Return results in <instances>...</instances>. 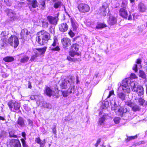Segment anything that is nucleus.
Instances as JSON below:
<instances>
[{
	"label": "nucleus",
	"instance_id": "nucleus-24",
	"mask_svg": "<svg viewBox=\"0 0 147 147\" xmlns=\"http://www.w3.org/2000/svg\"><path fill=\"white\" fill-rule=\"evenodd\" d=\"M28 34L29 33L26 29H23L22 30L20 33L21 38L25 39Z\"/></svg>",
	"mask_w": 147,
	"mask_h": 147
},
{
	"label": "nucleus",
	"instance_id": "nucleus-48",
	"mask_svg": "<svg viewBox=\"0 0 147 147\" xmlns=\"http://www.w3.org/2000/svg\"><path fill=\"white\" fill-rule=\"evenodd\" d=\"M9 136L11 137H14L16 138L17 137V136L16 135H15L14 134L13 132L12 131H10L9 132Z\"/></svg>",
	"mask_w": 147,
	"mask_h": 147
},
{
	"label": "nucleus",
	"instance_id": "nucleus-42",
	"mask_svg": "<svg viewBox=\"0 0 147 147\" xmlns=\"http://www.w3.org/2000/svg\"><path fill=\"white\" fill-rule=\"evenodd\" d=\"M42 27L44 28H46L48 26L49 24L46 21H42Z\"/></svg>",
	"mask_w": 147,
	"mask_h": 147
},
{
	"label": "nucleus",
	"instance_id": "nucleus-60",
	"mask_svg": "<svg viewBox=\"0 0 147 147\" xmlns=\"http://www.w3.org/2000/svg\"><path fill=\"white\" fill-rule=\"evenodd\" d=\"M35 96H36L32 95L30 96V98L32 100H35L36 99Z\"/></svg>",
	"mask_w": 147,
	"mask_h": 147
},
{
	"label": "nucleus",
	"instance_id": "nucleus-50",
	"mask_svg": "<svg viewBox=\"0 0 147 147\" xmlns=\"http://www.w3.org/2000/svg\"><path fill=\"white\" fill-rule=\"evenodd\" d=\"M35 141L38 144H40L41 143V140L40 138H36L35 139Z\"/></svg>",
	"mask_w": 147,
	"mask_h": 147
},
{
	"label": "nucleus",
	"instance_id": "nucleus-4",
	"mask_svg": "<svg viewBox=\"0 0 147 147\" xmlns=\"http://www.w3.org/2000/svg\"><path fill=\"white\" fill-rule=\"evenodd\" d=\"M8 43L12 47L16 48L19 45V41L18 38L15 35H11L7 40Z\"/></svg>",
	"mask_w": 147,
	"mask_h": 147
},
{
	"label": "nucleus",
	"instance_id": "nucleus-15",
	"mask_svg": "<svg viewBox=\"0 0 147 147\" xmlns=\"http://www.w3.org/2000/svg\"><path fill=\"white\" fill-rule=\"evenodd\" d=\"M108 5L107 3H104L102 5L101 8L100 9V14L104 16H105L107 14V10H109L108 9Z\"/></svg>",
	"mask_w": 147,
	"mask_h": 147
},
{
	"label": "nucleus",
	"instance_id": "nucleus-13",
	"mask_svg": "<svg viewBox=\"0 0 147 147\" xmlns=\"http://www.w3.org/2000/svg\"><path fill=\"white\" fill-rule=\"evenodd\" d=\"M47 19L49 23L51 24L56 25L57 24L58 21L57 17H54L51 16H48L47 17Z\"/></svg>",
	"mask_w": 147,
	"mask_h": 147
},
{
	"label": "nucleus",
	"instance_id": "nucleus-17",
	"mask_svg": "<svg viewBox=\"0 0 147 147\" xmlns=\"http://www.w3.org/2000/svg\"><path fill=\"white\" fill-rule=\"evenodd\" d=\"M130 85V86L131 87L132 90L134 92L136 91L137 89H138L139 86H140V85H139L137 82L135 81L131 82V81Z\"/></svg>",
	"mask_w": 147,
	"mask_h": 147
},
{
	"label": "nucleus",
	"instance_id": "nucleus-38",
	"mask_svg": "<svg viewBox=\"0 0 147 147\" xmlns=\"http://www.w3.org/2000/svg\"><path fill=\"white\" fill-rule=\"evenodd\" d=\"M42 106L44 108H46L48 109H51V105L50 104L46 102H44L43 103Z\"/></svg>",
	"mask_w": 147,
	"mask_h": 147
},
{
	"label": "nucleus",
	"instance_id": "nucleus-55",
	"mask_svg": "<svg viewBox=\"0 0 147 147\" xmlns=\"http://www.w3.org/2000/svg\"><path fill=\"white\" fill-rule=\"evenodd\" d=\"M68 34L69 36L71 37H73L74 36V34L71 30H70V31L69 32Z\"/></svg>",
	"mask_w": 147,
	"mask_h": 147
},
{
	"label": "nucleus",
	"instance_id": "nucleus-31",
	"mask_svg": "<svg viewBox=\"0 0 147 147\" xmlns=\"http://www.w3.org/2000/svg\"><path fill=\"white\" fill-rule=\"evenodd\" d=\"M138 101L140 105L142 106H145L147 105V102L142 98H139L138 99Z\"/></svg>",
	"mask_w": 147,
	"mask_h": 147
},
{
	"label": "nucleus",
	"instance_id": "nucleus-29",
	"mask_svg": "<svg viewBox=\"0 0 147 147\" xmlns=\"http://www.w3.org/2000/svg\"><path fill=\"white\" fill-rule=\"evenodd\" d=\"M3 60L5 62H9L14 61V58L11 56H7L3 58Z\"/></svg>",
	"mask_w": 147,
	"mask_h": 147
},
{
	"label": "nucleus",
	"instance_id": "nucleus-20",
	"mask_svg": "<svg viewBox=\"0 0 147 147\" xmlns=\"http://www.w3.org/2000/svg\"><path fill=\"white\" fill-rule=\"evenodd\" d=\"M138 9L139 11L141 12H144L146 10V7L145 5L141 2L138 5Z\"/></svg>",
	"mask_w": 147,
	"mask_h": 147
},
{
	"label": "nucleus",
	"instance_id": "nucleus-36",
	"mask_svg": "<svg viewBox=\"0 0 147 147\" xmlns=\"http://www.w3.org/2000/svg\"><path fill=\"white\" fill-rule=\"evenodd\" d=\"M137 137V135H136L134 136H127V138L125 140L126 142H128L129 141L134 140Z\"/></svg>",
	"mask_w": 147,
	"mask_h": 147
},
{
	"label": "nucleus",
	"instance_id": "nucleus-7",
	"mask_svg": "<svg viewBox=\"0 0 147 147\" xmlns=\"http://www.w3.org/2000/svg\"><path fill=\"white\" fill-rule=\"evenodd\" d=\"M78 8L81 13H86L88 12L90 9L89 6L87 4L84 3L79 4Z\"/></svg>",
	"mask_w": 147,
	"mask_h": 147
},
{
	"label": "nucleus",
	"instance_id": "nucleus-59",
	"mask_svg": "<svg viewBox=\"0 0 147 147\" xmlns=\"http://www.w3.org/2000/svg\"><path fill=\"white\" fill-rule=\"evenodd\" d=\"M131 77L135 78H136V76L134 74L131 73Z\"/></svg>",
	"mask_w": 147,
	"mask_h": 147
},
{
	"label": "nucleus",
	"instance_id": "nucleus-14",
	"mask_svg": "<svg viewBox=\"0 0 147 147\" xmlns=\"http://www.w3.org/2000/svg\"><path fill=\"white\" fill-rule=\"evenodd\" d=\"M9 144L11 147H21L20 142L18 140H11L10 141Z\"/></svg>",
	"mask_w": 147,
	"mask_h": 147
},
{
	"label": "nucleus",
	"instance_id": "nucleus-11",
	"mask_svg": "<svg viewBox=\"0 0 147 147\" xmlns=\"http://www.w3.org/2000/svg\"><path fill=\"white\" fill-rule=\"evenodd\" d=\"M27 1L30 10L32 8H35L38 7V3L36 0H27Z\"/></svg>",
	"mask_w": 147,
	"mask_h": 147
},
{
	"label": "nucleus",
	"instance_id": "nucleus-12",
	"mask_svg": "<svg viewBox=\"0 0 147 147\" xmlns=\"http://www.w3.org/2000/svg\"><path fill=\"white\" fill-rule=\"evenodd\" d=\"M61 41L62 45L65 47H69L71 44V40L67 37L63 38L61 39Z\"/></svg>",
	"mask_w": 147,
	"mask_h": 147
},
{
	"label": "nucleus",
	"instance_id": "nucleus-16",
	"mask_svg": "<svg viewBox=\"0 0 147 147\" xmlns=\"http://www.w3.org/2000/svg\"><path fill=\"white\" fill-rule=\"evenodd\" d=\"M47 47H45L42 48H36L33 49V51L34 53H36L39 56L44 53Z\"/></svg>",
	"mask_w": 147,
	"mask_h": 147
},
{
	"label": "nucleus",
	"instance_id": "nucleus-33",
	"mask_svg": "<svg viewBox=\"0 0 147 147\" xmlns=\"http://www.w3.org/2000/svg\"><path fill=\"white\" fill-rule=\"evenodd\" d=\"M29 59V57L28 56L25 55L21 59L20 62L22 63H26L27 62Z\"/></svg>",
	"mask_w": 147,
	"mask_h": 147
},
{
	"label": "nucleus",
	"instance_id": "nucleus-5",
	"mask_svg": "<svg viewBox=\"0 0 147 147\" xmlns=\"http://www.w3.org/2000/svg\"><path fill=\"white\" fill-rule=\"evenodd\" d=\"M72 78L74 79L73 77L71 76L68 80L65 79L60 80L59 82V85L62 89H65L68 88L70 86Z\"/></svg>",
	"mask_w": 147,
	"mask_h": 147
},
{
	"label": "nucleus",
	"instance_id": "nucleus-25",
	"mask_svg": "<svg viewBox=\"0 0 147 147\" xmlns=\"http://www.w3.org/2000/svg\"><path fill=\"white\" fill-rule=\"evenodd\" d=\"M108 22L109 25H113L117 23V20L115 17L111 16L109 17Z\"/></svg>",
	"mask_w": 147,
	"mask_h": 147
},
{
	"label": "nucleus",
	"instance_id": "nucleus-43",
	"mask_svg": "<svg viewBox=\"0 0 147 147\" xmlns=\"http://www.w3.org/2000/svg\"><path fill=\"white\" fill-rule=\"evenodd\" d=\"M4 2L8 6H10L11 5V0H4Z\"/></svg>",
	"mask_w": 147,
	"mask_h": 147
},
{
	"label": "nucleus",
	"instance_id": "nucleus-62",
	"mask_svg": "<svg viewBox=\"0 0 147 147\" xmlns=\"http://www.w3.org/2000/svg\"><path fill=\"white\" fill-rule=\"evenodd\" d=\"M32 88L31 83L30 82H28V88Z\"/></svg>",
	"mask_w": 147,
	"mask_h": 147
},
{
	"label": "nucleus",
	"instance_id": "nucleus-63",
	"mask_svg": "<svg viewBox=\"0 0 147 147\" xmlns=\"http://www.w3.org/2000/svg\"><path fill=\"white\" fill-rule=\"evenodd\" d=\"M132 20V16L131 15H130L128 18V20Z\"/></svg>",
	"mask_w": 147,
	"mask_h": 147
},
{
	"label": "nucleus",
	"instance_id": "nucleus-45",
	"mask_svg": "<svg viewBox=\"0 0 147 147\" xmlns=\"http://www.w3.org/2000/svg\"><path fill=\"white\" fill-rule=\"evenodd\" d=\"M35 54V55H33L30 58V60L32 61H34L36 58L38 56V55L36 54V53Z\"/></svg>",
	"mask_w": 147,
	"mask_h": 147
},
{
	"label": "nucleus",
	"instance_id": "nucleus-56",
	"mask_svg": "<svg viewBox=\"0 0 147 147\" xmlns=\"http://www.w3.org/2000/svg\"><path fill=\"white\" fill-rule=\"evenodd\" d=\"M71 23L73 27L74 28H76L77 26L75 23L74 21L72 20H71Z\"/></svg>",
	"mask_w": 147,
	"mask_h": 147
},
{
	"label": "nucleus",
	"instance_id": "nucleus-44",
	"mask_svg": "<svg viewBox=\"0 0 147 147\" xmlns=\"http://www.w3.org/2000/svg\"><path fill=\"white\" fill-rule=\"evenodd\" d=\"M120 120V119L118 117H116L114 119L113 121L115 123L117 124L119 123Z\"/></svg>",
	"mask_w": 147,
	"mask_h": 147
},
{
	"label": "nucleus",
	"instance_id": "nucleus-22",
	"mask_svg": "<svg viewBox=\"0 0 147 147\" xmlns=\"http://www.w3.org/2000/svg\"><path fill=\"white\" fill-rule=\"evenodd\" d=\"M74 79H73L72 78L71 79V84L69 87V88L68 90L69 93H74Z\"/></svg>",
	"mask_w": 147,
	"mask_h": 147
},
{
	"label": "nucleus",
	"instance_id": "nucleus-51",
	"mask_svg": "<svg viewBox=\"0 0 147 147\" xmlns=\"http://www.w3.org/2000/svg\"><path fill=\"white\" fill-rule=\"evenodd\" d=\"M27 120L28 122V125L32 127L33 125V123L32 121L30 119H28Z\"/></svg>",
	"mask_w": 147,
	"mask_h": 147
},
{
	"label": "nucleus",
	"instance_id": "nucleus-35",
	"mask_svg": "<svg viewBox=\"0 0 147 147\" xmlns=\"http://www.w3.org/2000/svg\"><path fill=\"white\" fill-rule=\"evenodd\" d=\"M106 26L105 24L100 23H98L96 25V29H102Z\"/></svg>",
	"mask_w": 147,
	"mask_h": 147
},
{
	"label": "nucleus",
	"instance_id": "nucleus-57",
	"mask_svg": "<svg viewBox=\"0 0 147 147\" xmlns=\"http://www.w3.org/2000/svg\"><path fill=\"white\" fill-rule=\"evenodd\" d=\"M26 134L25 132H22V136L24 138V140L26 139Z\"/></svg>",
	"mask_w": 147,
	"mask_h": 147
},
{
	"label": "nucleus",
	"instance_id": "nucleus-54",
	"mask_svg": "<svg viewBox=\"0 0 147 147\" xmlns=\"http://www.w3.org/2000/svg\"><path fill=\"white\" fill-rule=\"evenodd\" d=\"M101 142V139L100 138L98 139L96 143L95 144V146L97 147L98 146V145Z\"/></svg>",
	"mask_w": 147,
	"mask_h": 147
},
{
	"label": "nucleus",
	"instance_id": "nucleus-23",
	"mask_svg": "<svg viewBox=\"0 0 147 147\" xmlns=\"http://www.w3.org/2000/svg\"><path fill=\"white\" fill-rule=\"evenodd\" d=\"M46 0H40L38 3V7L41 9L44 10L46 7Z\"/></svg>",
	"mask_w": 147,
	"mask_h": 147
},
{
	"label": "nucleus",
	"instance_id": "nucleus-30",
	"mask_svg": "<svg viewBox=\"0 0 147 147\" xmlns=\"http://www.w3.org/2000/svg\"><path fill=\"white\" fill-rule=\"evenodd\" d=\"M53 2H55L54 7L55 9H57L61 7L62 4L59 1H56V0H53Z\"/></svg>",
	"mask_w": 147,
	"mask_h": 147
},
{
	"label": "nucleus",
	"instance_id": "nucleus-19",
	"mask_svg": "<svg viewBox=\"0 0 147 147\" xmlns=\"http://www.w3.org/2000/svg\"><path fill=\"white\" fill-rule=\"evenodd\" d=\"M59 28L60 31L61 32H65L68 29V26L66 23H62L59 25Z\"/></svg>",
	"mask_w": 147,
	"mask_h": 147
},
{
	"label": "nucleus",
	"instance_id": "nucleus-49",
	"mask_svg": "<svg viewBox=\"0 0 147 147\" xmlns=\"http://www.w3.org/2000/svg\"><path fill=\"white\" fill-rule=\"evenodd\" d=\"M138 66L137 64H134L133 68V69L134 70L135 72H136L138 71Z\"/></svg>",
	"mask_w": 147,
	"mask_h": 147
},
{
	"label": "nucleus",
	"instance_id": "nucleus-61",
	"mask_svg": "<svg viewBox=\"0 0 147 147\" xmlns=\"http://www.w3.org/2000/svg\"><path fill=\"white\" fill-rule=\"evenodd\" d=\"M67 59L69 61H72L73 60L69 56H68L67 57Z\"/></svg>",
	"mask_w": 147,
	"mask_h": 147
},
{
	"label": "nucleus",
	"instance_id": "nucleus-64",
	"mask_svg": "<svg viewBox=\"0 0 147 147\" xmlns=\"http://www.w3.org/2000/svg\"><path fill=\"white\" fill-rule=\"evenodd\" d=\"M138 143L139 144H143L145 143V142L144 141H142Z\"/></svg>",
	"mask_w": 147,
	"mask_h": 147
},
{
	"label": "nucleus",
	"instance_id": "nucleus-47",
	"mask_svg": "<svg viewBox=\"0 0 147 147\" xmlns=\"http://www.w3.org/2000/svg\"><path fill=\"white\" fill-rule=\"evenodd\" d=\"M56 125H54V127L52 128V131L53 134L55 135L57 134Z\"/></svg>",
	"mask_w": 147,
	"mask_h": 147
},
{
	"label": "nucleus",
	"instance_id": "nucleus-28",
	"mask_svg": "<svg viewBox=\"0 0 147 147\" xmlns=\"http://www.w3.org/2000/svg\"><path fill=\"white\" fill-rule=\"evenodd\" d=\"M119 90H118V92H117V96L121 100H125V95L122 92H119Z\"/></svg>",
	"mask_w": 147,
	"mask_h": 147
},
{
	"label": "nucleus",
	"instance_id": "nucleus-2",
	"mask_svg": "<svg viewBox=\"0 0 147 147\" xmlns=\"http://www.w3.org/2000/svg\"><path fill=\"white\" fill-rule=\"evenodd\" d=\"M39 36L36 37V40L40 45H43L47 43L50 38V34L45 30H42L39 33Z\"/></svg>",
	"mask_w": 147,
	"mask_h": 147
},
{
	"label": "nucleus",
	"instance_id": "nucleus-53",
	"mask_svg": "<svg viewBox=\"0 0 147 147\" xmlns=\"http://www.w3.org/2000/svg\"><path fill=\"white\" fill-rule=\"evenodd\" d=\"M76 53V52L72 51L69 52V55L72 57H74Z\"/></svg>",
	"mask_w": 147,
	"mask_h": 147
},
{
	"label": "nucleus",
	"instance_id": "nucleus-32",
	"mask_svg": "<svg viewBox=\"0 0 147 147\" xmlns=\"http://www.w3.org/2000/svg\"><path fill=\"white\" fill-rule=\"evenodd\" d=\"M105 120V118L104 116H102L99 119L98 124L100 125H104V123Z\"/></svg>",
	"mask_w": 147,
	"mask_h": 147
},
{
	"label": "nucleus",
	"instance_id": "nucleus-58",
	"mask_svg": "<svg viewBox=\"0 0 147 147\" xmlns=\"http://www.w3.org/2000/svg\"><path fill=\"white\" fill-rule=\"evenodd\" d=\"M141 62V61L140 59H138L136 61V63L138 64H140Z\"/></svg>",
	"mask_w": 147,
	"mask_h": 147
},
{
	"label": "nucleus",
	"instance_id": "nucleus-34",
	"mask_svg": "<svg viewBox=\"0 0 147 147\" xmlns=\"http://www.w3.org/2000/svg\"><path fill=\"white\" fill-rule=\"evenodd\" d=\"M139 75L140 77L143 79H145L146 78V75L145 73L142 70H139Z\"/></svg>",
	"mask_w": 147,
	"mask_h": 147
},
{
	"label": "nucleus",
	"instance_id": "nucleus-8",
	"mask_svg": "<svg viewBox=\"0 0 147 147\" xmlns=\"http://www.w3.org/2000/svg\"><path fill=\"white\" fill-rule=\"evenodd\" d=\"M8 105L11 111H12V109L13 107L14 109L16 111L18 110L20 107V103L15 101L13 100L9 101L8 103Z\"/></svg>",
	"mask_w": 147,
	"mask_h": 147
},
{
	"label": "nucleus",
	"instance_id": "nucleus-3",
	"mask_svg": "<svg viewBox=\"0 0 147 147\" xmlns=\"http://www.w3.org/2000/svg\"><path fill=\"white\" fill-rule=\"evenodd\" d=\"M131 80L130 79L126 78L123 80L122 84H120V86L118 88V90L122 89L124 92L129 93L130 89L129 88Z\"/></svg>",
	"mask_w": 147,
	"mask_h": 147
},
{
	"label": "nucleus",
	"instance_id": "nucleus-27",
	"mask_svg": "<svg viewBox=\"0 0 147 147\" xmlns=\"http://www.w3.org/2000/svg\"><path fill=\"white\" fill-rule=\"evenodd\" d=\"M8 15L10 17V20L11 21L16 19V14L14 12L10 11L8 14Z\"/></svg>",
	"mask_w": 147,
	"mask_h": 147
},
{
	"label": "nucleus",
	"instance_id": "nucleus-39",
	"mask_svg": "<svg viewBox=\"0 0 147 147\" xmlns=\"http://www.w3.org/2000/svg\"><path fill=\"white\" fill-rule=\"evenodd\" d=\"M133 102H132L131 100H129L125 102V105L132 108L134 104Z\"/></svg>",
	"mask_w": 147,
	"mask_h": 147
},
{
	"label": "nucleus",
	"instance_id": "nucleus-1",
	"mask_svg": "<svg viewBox=\"0 0 147 147\" xmlns=\"http://www.w3.org/2000/svg\"><path fill=\"white\" fill-rule=\"evenodd\" d=\"M117 99H113L110 101L111 109L114 110L117 115L120 116L124 115L129 110L126 107H121L119 108V104Z\"/></svg>",
	"mask_w": 147,
	"mask_h": 147
},
{
	"label": "nucleus",
	"instance_id": "nucleus-6",
	"mask_svg": "<svg viewBox=\"0 0 147 147\" xmlns=\"http://www.w3.org/2000/svg\"><path fill=\"white\" fill-rule=\"evenodd\" d=\"M8 33L5 31H3L0 35L1 39L0 40V47L3 48L7 43Z\"/></svg>",
	"mask_w": 147,
	"mask_h": 147
},
{
	"label": "nucleus",
	"instance_id": "nucleus-37",
	"mask_svg": "<svg viewBox=\"0 0 147 147\" xmlns=\"http://www.w3.org/2000/svg\"><path fill=\"white\" fill-rule=\"evenodd\" d=\"M132 110L134 111H139L140 110V108L139 106L135 104L132 108Z\"/></svg>",
	"mask_w": 147,
	"mask_h": 147
},
{
	"label": "nucleus",
	"instance_id": "nucleus-26",
	"mask_svg": "<svg viewBox=\"0 0 147 147\" xmlns=\"http://www.w3.org/2000/svg\"><path fill=\"white\" fill-rule=\"evenodd\" d=\"M138 89H137L136 92H137L138 96H141L144 94V90L142 86H139Z\"/></svg>",
	"mask_w": 147,
	"mask_h": 147
},
{
	"label": "nucleus",
	"instance_id": "nucleus-40",
	"mask_svg": "<svg viewBox=\"0 0 147 147\" xmlns=\"http://www.w3.org/2000/svg\"><path fill=\"white\" fill-rule=\"evenodd\" d=\"M72 51H73L76 52L78 51V48L76 44H74L72 45L71 47Z\"/></svg>",
	"mask_w": 147,
	"mask_h": 147
},
{
	"label": "nucleus",
	"instance_id": "nucleus-46",
	"mask_svg": "<svg viewBox=\"0 0 147 147\" xmlns=\"http://www.w3.org/2000/svg\"><path fill=\"white\" fill-rule=\"evenodd\" d=\"M21 141L23 147H28V145L26 144V142L24 139H22Z\"/></svg>",
	"mask_w": 147,
	"mask_h": 147
},
{
	"label": "nucleus",
	"instance_id": "nucleus-9",
	"mask_svg": "<svg viewBox=\"0 0 147 147\" xmlns=\"http://www.w3.org/2000/svg\"><path fill=\"white\" fill-rule=\"evenodd\" d=\"M45 92L46 94L49 97H51L52 95L54 96H55L56 98H58L59 97L58 90L56 91V93H55V92L53 91L49 87H46L45 88Z\"/></svg>",
	"mask_w": 147,
	"mask_h": 147
},
{
	"label": "nucleus",
	"instance_id": "nucleus-41",
	"mask_svg": "<svg viewBox=\"0 0 147 147\" xmlns=\"http://www.w3.org/2000/svg\"><path fill=\"white\" fill-rule=\"evenodd\" d=\"M69 93L68 90L64 91H62V94L63 96L65 97L69 95Z\"/></svg>",
	"mask_w": 147,
	"mask_h": 147
},
{
	"label": "nucleus",
	"instance_id": "nucleus-21",
	"mask_svg": "<svg viewBox=\"0 0 147 147\" xmlns=\"http://www.w3.org/2000/svg\"><path fill=\"white\" fill-rule=\"evenodd\" d=\"M17 123V124L21 127H24L25 126V124L24 123V120L21 117H19L18 118Z\"/></svg>",
	"mask_w": 147,
	"mask_h": 147
},
{
	"label": "nucleus",
	"instance_id": "nucleus-18",
	"mask_svg": "<svg viewBox=\"0 0 147 147\" xmlns=\"http://www.w3.org/2000/svg\"><path fill=\"white\" fill-rule=\"evenodd\" d=\"M119 13L120 15L122 17L126 18L127 16V11L125 7L121 8L119 11Z\"/></svg>",
	"mask_w": 147,
	"mask_h": 147
},
{
	"label": "nucleus",
	"instance_id": "nucleus-10",
	"mask_svg": "<svg viewBox=\"0 0 147 147\" xmlns=\"http://www.w3.org/2000/svg\"><path fill=\"white\" fill-rule=\"evenodd\" d=\"M57 39V38L54 39L53 42L50 47V50L52 51H59L60 50V49L58 44Z\"/></svg>",
	"mask_w": 147,
	"mask_h": 147
},
{
	"label": "nucleus",
	"instance_id": "nucleus-52",
	"mask_svg": "<svg viewBox=\"0 0 147 147\" xmlns=\"http://www.w3.org/2000/svg\"><path fill=\"white\" fill-rule=\"evenodd\" d=\"M114 94V93L113 90H112L110 91H109V95L107 96V98H110L111 96Z\"/></svg>",
	"mask_w": 147,
	"mask_h": 147
}]
</instances>
